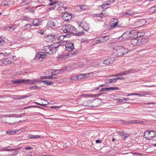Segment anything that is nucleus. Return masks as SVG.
I'll use <instances>...</instances> for the list:
<instances>
[{"label": "nucleus", "instance_id": "338daca9", "mask_svg": "<svg viewBox=\"0 0 156 156\" xmlns=\"http://www.w3.org/2000/svg\"><path fill=\"white\" fill-rule=\"evenodd\" d=\"M49 10H51L53 9H54V6H53V7H50L49 8Z\"/></svg>", "mask_w": 156, "mask_h": 156}, {"label": "nucleus", "instance_id": "423d86ee", "mask_svg": "<svg viewBox=\"0 0 156 156\" xmlns=\"http://www.w3.org/2000/svg\"><path fill=\"white\" fill-rule=\"evenodd\" d=\"M12 83L16 84H20L22 83H28L30 84H34V83L33 82L30 81L29 80H23L21 79H19L17 80H12Z\"/></svg>", "mask_w": 156, "mask_h": 156}, {"label": "nucleus", "instance_id": "dca6fc26", "mask_svg": "<svg viewBox=\"0 0 156 156\" xmlns=\"http://www.w3.org/2000/svg\"><path fill=\"white\" fill-rule=\"evenodd\" d=\"M82 105L84 106L92 107V100L84 101Z\"/></svg>", "mask_w": 156, "mask_h": 156}, {"label": "nucleus", "instance_id": "e433bc0d", "mask_svg": "<svg viewBox=\"0 0 156 156\" xmlns=\"http://www.w3.org/2000/svg\"><path fill=\"white\" fill-rule=\"evenodd\" d=\"M3 150L4 151H12L14 150L13 149H12L11 147H5L3 148Z\"/></svg>", "mask_w": 156, "mask_h": 156}, {"label": "nucleus", "instance_id": "6e6552de", "mask_svg": "<svg viewBox=\"0 0 156 156\" xmlns=\"http://www.w3.org/2000/svg\"><path fill=\"white\" fill-rule=\"evenodd\" d=\"M133 34L132 31L129 32H127L123 33L121 37L119 38V39L120 40H126L130 37V34Z\"/></svg>", "mask_w": 156, "mask_h": 156}, {"label": "nucleus", "instance_id": "603ef678", "mask_svg": "<svg viewBox=\"0 0 156 156\" xmlns=\"http://www.w3.org/2000/svg\"><path fill=\"white\" fill-rule=\"evenodd\" d=\"M124 132L123 131H121L119 132V134L121 136H122L124 134H125Z\"/></svg>", "mask_w": 156, "mask_h": 156}, {"label": "nucleus", "instance_id": "cd10ccee", "mask_svg": "<svg viewBox=\"0 0 156 156\" xmlns=\"http://www.w3.org/2000/svg\"><path fill=\"white\" fill-rule=\"evenodd\" d=\"M129 72L127 71H124L119 73L116 74V76H121V75H125L129 73Z\"/></svg>", "mask_w": 156, "mask_h": 156}, {"label": "nucleus", "instance_id": "680f3d73", "mask_svg": "<svg viewBox=\"0 0 156 156\" xmlns=\"http://www.w3.org/2000/svg\"><path fill=\"white\" fill-rule=\"evenodd\" d=\"M134 93H132L131 94H128L127 95V96H131V95H134Z\"/></svg>", "mask_w": 156, "mask_h": 156}, {"label": "nucleus", "instance_id": "864d4df0", "mask_svg": "<svg viewBox=\"0 0 156 156\" xmlns=\"http://www.w3.org/2000/svg\"><path fill=\"white\" fill-rule=\"evenodd\" d=\"M4 38L3 37H0V43L2 42V41H4Z\"/></svg>", "mask_w": 156, "mask_h": 156}, {"label": "nucleus", "instance_id": "3c124183", "mask_svg": "<svg viewBox=\"0 0 156 156\" xmlns=\"http://www.w3.org/2000/svg\"><path fill=\"white\" fill-rule=\"evenodd\" d=\"M35 88L36 89H41V87H37V86H34L33 87H31V88H34V89H35Z\"/></svg>", "mask_w": 156, "mask_h": 156}, {"label": "nucleus", "instance_id": "9b49d317", "mask_svg": "<svg viewBox=\"0 0 156 156\" xmlns=\"http://www.w3.org/2000/svg\"><path fill=\"white\" fill-rule=\"evenodd\" d=\"M49 5L54 6V9H58L61 5H63L62 2H54L49 4Z\"/></svg>", "mask_w": 156, "mask_h": 156}, {"label": "nucleus", "instance_id": "72a5a7b5", "mask_svg": "<svg viewBox=\"0 0 156 156\" xmlns=\"http://www.w3.org/2000/svg\"><path fill=\"white\" fill-rule=\"evenodd\" d=\"M84 32L82 30L81 32H79V33H76V31L74 32L73 34L76 36H80L83 35L84 34Z\"/></svg>", "mask_w": 156, "mask_h": 156}, {"label": "nucleus", "instance_id": "f257e3e1", "mask_svg": "<svg viewBox=\"0 0 156 156\" xmlns=\"http://www.w3.org/2000/svg\"><path fill=\"white\" fill-rule=\"evenodd\" d=\"M129 51L127 49L125 48L122 46H118L114 49V52L116 54L118 57L123 56Z\"/></svg>", "mask_w": 156, "mask_h": 156}, {"label": "nucleus", "instance_id": "774afa93", "mask_svg": "<svg viewBox=\"0 0 156 156\" xmlns=\"http://www.w3.org/2000/svg\"><path fill=\"white\" fill-rule=\"evenodd\" d=\"M103 14L102 13H101L100 14V16H99L100 17H101L102 18L103 17Z\"/></svg>", "mask_w": 156, "mask_h": 156}, {"label": "nucleus", "instance_id": "69168bd1", "mask_svg": "<svg viewBox=\"0 0 156 156\" xmlns=\"http://www.w3.org/2000/svg\"><path fill=\"white\" fill-rule=\"evenodd\" d=\"M116 101L118 102H121V99H119V98H117L116 99Z\"/></svg>", "mask_w": 156, "mask_h": 156}, {"label": "nucleus", "instance_id": "5701e85b", "mask_svg": "<svg viewBox=\"0 0 156 156\" xmlns=\"http://www.w3.org/2000/svg\"><path fill=\"white\" fill-rule=\"evenodd\" d=\"M40 22L39 21V20L38 19H35L33 20V23L34 26H37L39 25Z\"/></svg>", "mask_w": 156, "mask_h": 156}, {"label": "nucleus", "instance_id": "49530a36", "mask_svg": "<svg viewBox=\"0 0 156 156\" xmlns=\"http://www.w3.org/2000/svg\"><path fill=\"white\" fill-rule=\"evenodd\" d=\"M12 27L7 26L6 28V30L8 31H10L11 29H13Z\"/></svg>", "mask_w": 156, "mask_h": 156}, {"label": "nucleus", "instance_id": "e2e57ef3", "mask_svg": "<svg viewBox=\"0 0 156 156\" xmlns=\"http://www.w3.org/2000/svg\"><path fill=\"white\" fill-rule=\"evenodd\" d=\"M101 141L99 140H96V143H101Z\"/></svg>", "mask_w": 156, "mask_h": 156}, {"label": "nucleus", "instance_id": "ddd939ff", "mask_svg": "<svg viewBox=\"0 0 156 156\" xmlns=\"http://www.w3.org/2000/svg\"><path fill=\"white\" fill-rule=\"evenodd\" d=\"M62 17L65 21H69L71 19L72 16L71 14L65 13L62 15Z\"/></svg>", "mask_w": 156, "mask_h": 156}, {"label": "nucleus", "instance_id": "c756f323", "mask_svg": "<svg viewBox=\"0 0 156 156\" xmlns=\"http://www.w3.org/2000/svg\"><path fill=\"white\" fill-rule=\"evenodd\" d=\"M55 74H52V76H43L41 77L40 78L41 79H52V76L55 75Z\"/></svg>", "mask_w": 156, "mask_h": 156}, {"label": "nucleus", "instance_id": "a18cd8bd", "mask_svg": "<svg viewBox=\"0 0 156 156\" xmlns=\"http://www.w3.org/2000/svg\"><path fill=\"white\" fill-rule=\"evenodd\" d=\"M119 89V88L118 87H110V90H116Z\"/></svg>", "mask_w": 156, "mask_h": 156}, {"label": "nucleus", "instance_id": "20e7f679", "mask_svg": "<svg viewBox=\"0 0 156 156\" xmlns=\"http://www.w3.org/2000/svg\"><path fill=\"white\" fill-rule=\"evenodd\" d=\"M154 136H156V131L153 130L146 131L144 136L145 138L148 140L151 139L152 137Z\"/></svg>", "mask_w": 156, "mask_h": 156}, {"label": "nucleus", "instance_id": "4d7b16f0", "mask_svg": "<svg viewBox=\"0 0 156 156\" xmlns=\"http://www.w3.org/2000/svg\"><path fill=\"white\" fill-rule=\"evenodd\" d=\"M25 149L26 150H31L32 149V148L30 147H25Z\"/></svg>", "mask_w": 156, "mask_h": 156}, {"label": "nucleus", "instance_id": "f03ea898", "mask_svg": "<svg viewBox=\"0 0 156 156\" xmlns=\"http://www.w3.org/2000/svg\"><path fill=\"white\" fill-rule=\"evenodd\" d=\"M59 45L56 46H45L43 48V50L45 53H47L49 54H52L55 53L57 51V49L59 47Z\"/></svg>", "mask_w": 156, "mask_h": 156}, {"label": "nucleus", "instance_id": "bf43d9fd", "mask_svg": "<svg viewBox=\"0 0 156 156\" xmlns=\"http://www.w3.org/2000/svg\"><path fill=\"white\" fill-rule=\"evenodd\" d=\"M51 108H59V107L58 106H52L51 107Z\"/></svg>", "mask_w": 156, "mask_h": 156}, {"label": "nucleus", "instance_id": "8fccbe9b", "mask_svg": "<svg viewBox=\"0 0 156 156\" xmlns=\"http://www.w3.org/2000/svg\"><path fill=\"white\" fill-rule=\"evenodd\" d=\"M81 41L82 42H85V43H88V40H85L84 39H82V40H81Z\"/></svg>", "mask_w": 156, "mask_h": 156}, {"label": "nucleus", "instance_id": "13d9d810", "mask_svg": "<svg viewBox=\"0 0 156 156\" xmlns=\"http://www.w3.org/2000/svg\"><path fill=\"white\" fill-rule=\"evenodd\" d=\"M72 78H73V80H77V76H72Z\"/></svg>", "mask_w": 156, "mask_h": 156}, {"label": "nucleus", "instance_id": "a211bd4d", "mask_svg": "<svg viewBox=\"0 0 156 156\" xmlns=\"http://www.w3.org/2000/svg\"><path fill=\"white\" fill-rule=\"evenodd\" d=\"M139 39L137 38H134L131 39V44L133 45H139L138 43Z\"/></svg>", "mask_w": 156, "mask_h": 156}, {"label": "nucleus", "instance_id": "473e14b6", "mask_svg": "<svg viewBox=\"0 0 156 156\" xmlns=\"http://www.w3.org/2000/svg\"><path fill=\"white\" fill-rule=\"evenodd\" d=\"M48 24L49 27L52 28L55 26V23L53 21H50L48 22Z\"/></svg>", "mask_w": 156, "mask_h": 156}, {"label": "nucleus", "instance_id": "bb28decb", "mask_svg": "<svg viewBox=\"0 0 156 156\" xmlns=\"http://www.w3.org/2000/svg\"><path fill=\"white\" fill-rule=\"evenodd\" d=\"M40 82L44 83L45 84H46L47 85H52L54 83L53 82H49V81L48 80L40 81Z\"/></svg>", "mask_w": 156, "mask_h": 156}, {"label": "nucleus", "instance_id": "c9c22d12", "mask_svg": "<svg viewBox=\"0 0 156 156\" xmlns=\"http://www.w3.org/2000/svg\"><path fill=\"white\" fill-rule=\"evenodd\" d=\"M78 6L80 7L81 10H85L87 9V5H79Z\"/></svg>", "mask_w": 156, "mask_h": 156}, {"label": "nucleus", "instance_id": "f704fd0d", "mask_svg": "<svg viewBox=\"0 0 156 156\" xmlns=\"http://www.w3.org/2000/svg\"><path fill=\"white\" fill-rule=\"evenodd\" d=\"M103 42H105L109 39L110 37L108 36H105L102 37Z\"/></svg>", "mask_w": 156, "mask_h": 156}, {"label": "nucleus", "instance_id": "0eeeda50", "mask_svg": "<svg viewBox=\"0 0 156 156\" xmlns=\"http://www.w3.org/2000/svg\"><path fill=\"white\" fill-rule=\"evenodd\" d=\"M57 34H52L46 36L45 37L46 41L48 42L52 41L54 39L58 38Z\"/></svg>", "mask_w": 156, "mask_h": 156}, {"label": "nucleus", "instance_id": "aec40b11", "mask_svg": "<svg viewBox=\"0 0 156 156\" xmlns=\"http://www.w3.org/2000/svg\"><path fill=\"white\" fill-rule=\"evenodd\" d=\"M133 34L135 36L136 35L137 38H138L144 36V32H136L133 31Z\"/></svg>", "mask_w": 156, "mask_h": 156}, {"label": "nucleus", "instance_id": "393cba45", "mask_svg": "<svg viewBox=\"0 0 156 156\" xmlns=\"http://www.w3.org/2000/svg\"><path fill=\"white\" fill-rule=\"evenodd\" d=\"M62 6L61 5L58 9V12L60 13H63L66 12L64 7Z\"/></svg>", "mask_w": 156, "mask_h": 156}, {"label": "nucleus", "instance_id": "5fc2aeb1", "mask_svg": "<svg viewBox=\"0 0 156 156\" xmlns=\"http://www.w3.org/2000/svg\"><path fill=\"white\" fill-rule=\"evenodd\" d=\"M27 0H24V1H23V2H22L21 3V4L22 5H24V4H27L28 3L25 2V1H27Z\"/></svg>", "mask_w": 156, "mask_h": 156}, {"label": "nucleus", "instance_id": "79ce46f5", "mask_svg": "<svg viewBox=\"0 0 156 156\" xmlns=\"http://www.w3.org/2000/svg\"><path fill=\"white\" fill-rule=\"evenodd\" d=\"M110 90V87H104L102 88L100 91H109Z\"/></svg>", "mask_w": 156, "mask_h": 156}, {"label": "nucleus", "instance_id": "4468645a", "mask_svg": "<svg viewBox=\"0 0 156 156\" xmlns=\"http://www.w3.org/2000/svg\"><path fill=\"white\" fill-rule=\"evenodd\" d=\"M74 49V44L72 43H69L66 46V49L69 51H71Z\"/></svg>", "mask_w": 156, "mask_h": 156}, {"label": "nucleus", "instance_id": "2f4dec72", "mask_svg": "<svg viewBox=\"0 0 156 156\" xmlns=\"http://www.w3.org/2000/svg\"><path fill=\"white\" fill-rule=\"evenodd\" d=\"M110 4L109 3H105L103 4L101 6L103 9H107L110 7Z\"/></svg>", "mask_w": 156, "mask_h": 156}, {"label": "nucleus", "instance_id": "4c0bfd02", "mask_svg": "<svg viewBox=\"0 0 156 156\" xmlns=\"http://www.w3.org/2000/svg\"><path fill=\"white\" fill-rule=\"evenodd\" d=\"M31 27V25L30 24H26L24 27V29L25 30H27L30 29Z\"/></svg>", "mask_w": 156, "mask_h": 156}, {"label": "nucleus", "instance_id": "b1692460", "mask_svg": "<svg viewBox=\"0 0 156 156\" xmlns=\"http://www.w3.org/2000/svg\"><path fill=\"white\" fill-rule=\"evenodd\" d=\"M70 37V35L69 34H67L65 35H62L60 36L59 37L58 39L59 40L61 41H62L63 40V39L66 37Z\"/></svg>", "mask_w": 156, "mask_h": 156}, {"label": "nucleus", "instance_id": "37998d69", "mask_svg": "<svg viewBox=\"0 0 156 156\" xmlns=\"http://www.w3.org/2000/svg\"><path fill=\"white\" fill-rule=\"evenodd\" d=\"M31 95L27 96L26 95H23L19 96V99H22V98H26L27 97H29Z\"/></svg>", "mask_w": 156, "mask_h": 156}, {"label": "nucleus", "instance_id": "6e6d98bb", "mask_svg": "<svg viewBox=\"0 0 156 156\" xmlns=\"http://www.w3.org/2000/svg\"><path fill=\"white\" fill-rule=\"evenodd\" d=\"M83 29L85 30V31H88L89 29V27H87L86 28H85L84 27H83Z\"/></svg>", "mask_w": 156, "mask_h": 156}, {"label": "nucleus", "instance_id": "c03bdc74", "mask_svg": "<svg viewBox=\"0 0 156 156\" xmlns=\"http://www.w3.org/2000/svg\"><path fill=\"white\" fill-rule=\"evenodd\" d=\"M156 7H153L150 8V11L151 12H153L154 11H155L156 12Z\"/></svg>", "mask_w": 156, "mask_h": 156}, {"label": "nucleus", "instance_id": "7c9ffc66", "mask_svg": "<svg viewBox=\"0 0 156 156\" xmlns=\"http://www.w3.org/2000/svg\"><path fill=\"white\" fill-rule=\"evenodd\" d=\"M28 138L29 139L31 138H40V136L38 135H29L28 136Z\"/></svg>", "mask_w": 156, "mask_h": 156}, {"label": "nucleus", "instance_id": "09e8293b", "mask_svg": "<svg viewBox=\"0 0 156 156\" xmlns=\"http://www.w3.org/2000/svg\"><path fill=\"white\" fill-rule=\"evenodd\" d=\"M121 136L122 138L124 140L126 138L127 136L126 135L125 133V134H124L122 136Z\"/></svg>", "mask_w": 156, "mask_h": 156}, {"label": "nucleus", "instance_id": "7ed1b4c3", "mask_svg": "<svg viewBox=\"0 0 156 156\" xmlns=\"http://www.w3.org/2000/svg\"><path fill=\"white\" fill-rule=\"evenodd\" d=\"M64 33H69L70 34L71 33L73 34L74 32L76 31L75 28L71 25L69 24L66 25L65 27H63L62 30Z\"/></svg>", "mask_w": 156, "mask_h": 156}, {"label": "nucleus", "instance_id": "ea45409f", "mask_svg": "<svg viewBox=\"0 0 156 156\" xmlns=\"http://www.w3.org/2000/svg\"><path fill=\"white\" fill-rule=\"evenodd\" d=\"M115 80L114 79H109L108 80H106L105 82L107 83H112V82H114V81Z\"/></svg>", "mask_w": 156, "mask_h": 156}, {"label": "nucleus", "instance_id": "de8ad7c7", "mask_svg": "<svg viewBox=\"0 0 156 156\" xmlns=\"http://www.w3.org/2000/svg\"><path fill=\"white\" fill-rule=\"evenodd\" d=\"M44 30H38L37 31L38 33L40 34H42L44 33Z\"/></svg>", "mask_w": 156, "mask_h": 156}, {"label": "nucleus", "instance_id": "39448f33", "mask_svg": "<svg viewBox=\"0 0 156 156\" xmlns=\"http://www.w3.org/2000/svg\"><path fill=\"white\" fill-rule=\"evenodd\" d=\"M146 21L145 19H142L135 22L133 23L130 24V26H132L134 28H137L141 27L145 24Z\"/></svg>", "mask_w": 156, "mask_h": 156}, {"label": "nucleus", "instance_id": "1a4fd4ad", "mask_svg": "<svg viewBox=\"0 0 156 156\" xmlns=\"http://www.w3.org/2000/svg\"><path fill=\"white\" fill-rule=\"evenodd\" d=\"M115 59L113 58H109L105 60H104L102 62L103 64L108 65L111 64L113 63Z\"/></svg>", "mask_w": 156, "mask_h": 156}, {"label": "nucleus", "instance_id": "58836bf2", "mask_svg": "<svg viewBox=\"0 0 156 156\" xmlns=\"http://www.w3.org/2000/svg\"><path fill=\"white\" fill-rule=\"evenodd\" d=\"M67 69L65 67H64L61 69H58L57 70V71H59L60 72H65L66 71Z\"/></svg>", "mask_w": 156, "mask_h": 156}, {"label": "nucleus", "instance_id": "4be33fe9", "mask_svg": "<svg viewBox=\"0 0 156 156\" xmlns=\"http://www.w3.org/2000/svg\"><path fill=\"white\" fill-rule=\"evenodd\" d=\"M148 40L147 39L144 38L141 39H139L138 43L139 45L145 44L147 41Z\"/></svg>", "mask_w": 156, "mask_h": 156}, {"label": "nucleus", "instance_id": "9d476101", "mask_svg": "<svg viewBox=\"0 0 156 156\" xmlns=\"http://www.w3.org/2000/svg\"><path fill=\"white\" fill-rule=\"evenodd\" d=\"M46 55L45 53L40 52L37 53L35 56V58H38L41 61L43 58H45Z\"/></svg>", "mask_w": 156, "mask_h": 156}, {"label": "nucleus", "instance_id": "a19ab883", "mask_svg": "<svg viewBox=\"0 0 156 156\" xmlns=\"http://www.w3.org/2000/svg\"><path fill=\"white\" fill-rule=\"evenodd\" d=\"M114 79L115 80L114 81V83H115L116 82V80H118V79L121 80H124V77L122 76V77H118L117 78H114Z\"/></svg>", "mask_w": 156, "mask_h": 156}, {"label": "nucleus", "instance_id": "f8f14e48", "mask_svg": "<svg viewBox=\"0 0 156 156\" xmlns=\"http://www.w3.org/2000/svg\"><path fill=\"white\" fill-rule=\"evenodd\" d=\"M101 103V100L99 98H96L92 100V107H98Z\"/></svg>", "mask_w": 156, "mask_h": 156}, {"label": "nucleus", "instance_id": "6ab92c4d", "mask_svg": "<svg viewBox=\"0 0 156 156\" xmlns=\"http://www.w3.org/2000/svg\"><path fill=\"white\" fill-rule=\"evenodd\" d=\"M89 74L87 73L86 74H81L80 75L77 76V80H80L84 77H88L89 76Z\"/></svg>", "mask_w": 156, "mask_h": 156}, {"label": "nucleus", "instance_id": "c85d7f7f", "mask_svg": "<svg viewBox=\"0 0 156 156\" xmlns=\"http://www.w3.org/2000/svg\"><path fill=\"white\" fill-rule=\"evenodd\" d=\"M118 24V20L117 19H114V22L111 23V27L113 28L115 27Z\"/></svg>", "mask_w": 156, "mask_h": 156}, {"label": "nucleus", "instance_id": "2eb2a0df", "mask_svg": "<svg viewBox=\"0 0 156 156\" xmlns=\"http://www.w3.org/2000/svg\"><path fill=\"white\" fill-rule=\"evenodd\" d=\"M127 123L129 124L141 123L144 124L146 123V122L145 121H143L138 120H133L129 121L127 122Z\"/></svg>", "mask_w": 156, "mask_h": 156}, {"label": "nucleus", "instance_id": "412c9836", "mask_svg": "<svg viewBox=\"0 0 156 156\" xmlns=\"http://www.w3.org/2000/svg\"><path fill=\"white\" fill-rule=\"evenodd\" d=\"M133 12L131 10H129L123 14V16L124 17H129L132 15Z\"/></svg>", "mask_w": 156, "mask_h": 156}, {"label": "nucleus", "instance_id": "052dcab7", "mask_svg": "<svg viewBox=\"0 0 156 156\" xmlns=\"http://www.w3.org/2000/svg\"><path fill=\"white\" fill-rule=\"evenodd\" d=\"M28 19V18H27V17H24L23 18V20L27 21Z\"/></svg>", "mask_w": 156, "mask_h": 156}, {"label": "nucleus", "instance_id": "a878e982", "mask_svg": "<svg viewBox=\"0 0 156 156\" xmlns=\"http://www.w3.org/2000/svg\"><path fill=\"white\" fill-rule=\"evenodd\" d=\"M17 132V131L14 130H8L6 132V133H9L10 135H14Z\"/></svg>", "mask_w": 156, "mask_h": 156}, {"label": "nucleus", "instance_id": "f3484780", "mask_svg": "<svg viewBox=\"0 0 156 156\" xmlns=\"http://www.w3.org/2000/svg\"><path fill=\"white\" fill-rule=\"evenodd\" d=\"M103 42L102 37H99L96 38L94 41H93V44H96L97 43Z\"/></svg>", "mask_w": 156, "mask_h": 156}, {"label": "nucleus", "instance_id": "0e129e2a", "mask_svg": "<svg viewBox=\"0 0 156 156\" xmlns=\"http://www.w3.org/2000/svg\"><path fill=\"white\" fill-rule=\"evenodd\" d=\"M123 100H124V101H128V100H131V99H129L128 98H125L123 99Z\"/></svg>", "mask_w": 156, "mask_h": 156}]
</instances>
